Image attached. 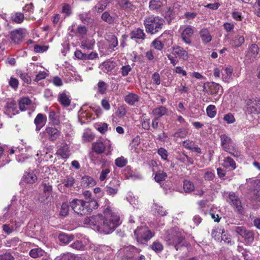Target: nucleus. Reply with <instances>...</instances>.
Wrapping results in <instances>:
<instances>
[{
  "label": "nucleus",
  "mask_w": 260,
  "mask_h": 260,
  "mask_svg": "<svg viewBox=\"0 0 260 260\" xmlns=\"http://www.w3.org/2000/svg\"><path fill=\"white\" fill-rule=\"evenodd\" d=\"M164 20L157 16L151 15L145 18L144 24L146 31L152 35L155 34L161 30Z\"/></svg>",
  "instance_id": "7ed1b4c3"
},
{
  "label": "nucleus",
  "mask_w": 260,
  "mask_h": 260,
  "mask_svg": "<svg viewBox=\"0 0 260 260\" xmlns=\"http://www.w3.org/2000/svg\"><path fill=\"white\" fill-rule=\"evenodd\" d=\"M42 185L43 186V193L40 201L41 203H46L50 201L52 197V187L49 184L43 183Z\"/></svg>",
  "instance_id": "9d476101"
},
{
  "label": "nucleus",
  "mask_w": 260,
  "mask_h": 260,
  "mask_svg": "<svg viewBox=\"0 0 260 260\" xmlns=\"http://www.w3.org/2000/svg\"><path fill=\"white\" fill-rule=\"evenodd\" d=\"M49 119L55 125H59L60 122L59 116L56 115L55 112L53 111L49 112Z\"/></svg>",
  "instance_id": "ea45409f"
},
{
  "label": "nucleus",
  "mask_w": 260,
  "mask_h": 260,
  "mask_svg": "<svg viewBox=\"0 0 260 260\" xmlns=\"http://www.w3.org/2000/svg\"><path fill=\"white\" fill-rule=\"evenodd\" d=\"M5 112L10 117L17 113L16 104L14 101L11 100L7 102L5 106Z\"/></svg>",
  "instance_id": "2eb2a0df"
},
{
  "label": "nucleus",
  "mask_w": 260,
  "mask_h": 260,
  "mask_svg": "<svg viewBox=\"0 0 260 260\" xmlns=\"http://www.w3.org/2000/svg\"><path fill=\"white\" fill-rule=\"evenodd\" d=\"M70 247L77 250L83 251L86 249L85 245L81 240H77L70 245Z\"/></svg>",
  "instance_id": "58836bf2"
},
{
  "label": "nucleus",
  "mask_w": 260,
  "mask_h": 260,
  "mask_svg": "<svg viewBox=\"0 0 260 260\" xmlns=\"http://www.w3.org/2000/svg\"><path fill=\"white\" fill-rule=\"evenodd\" d=\"M221 144L223 148L235 157L240 155L239 151L234 150L235 144L227 135L223 134L220 136Z\"/></svg>",
  "instance_id": "0eeeda50"
},
{
  "label": "nucleus",
  "mask_w": 260,
  "mask_h": 260,
  "mask_svg": "<svg viewBox=\"0 0 260 260\" xmlns=\"http://www.w3.org/2000/svg\"><path fill=\"white\" fill-rule=\"evenodd\" d=\"M93 150L98 154L103 153L105 149L104 144L101 142H97L92 144Z\"/></svg>",
  "instance_id": "473e14b6"
},
{
  "label": "nucleus",
  "mask_w": 260,
  "mask_h": 260,
  "mask_svg": "<svg viewBox=\"0 0 260 260\" xmlns=\"http://www.w3.org/2000/svg\"><path fill=\"white\" fill-rule=\"evenodd\" d=\"M206 112L208 116L210 118H213L216 114V108L214 105H210L206 109Z\"/></svg>",
  "instance_id": "603ef678"
},
{
  "label": "nucleus",
  "mask_w": 260,
  "mask_h": 260,
  "mask_svg": "<svg viewBox=\"0 0 260 260\" xmlns=\"http://www.w3.org/2000/svg\"><path fill=\"white\" fill-rule=\"evenodd\" d=\"M172 49L171 53L173 55L178 56L183 60H186L188 59V54L183 48L178 46H174Z\"/></svg>",
  "instance_id": "f8f14e48"
},
{
  "label": "nucleus",
  "mask_w": 260,
  "mask_h": 260,
  "mask_svg": "<svg viewBox=\"0 0 260 260\" xmlns=\"http://www.w3.org/2000/svg\"><path fill=\"white\" fill-rule=\"evenodd\" d=\"M119 5L123 9L127 11H133L135 9V6L128 0H121Z\"/></svg>",
  "instance_id": "c756f323"
},
{
  "label": "nucleus",
  "mask_w": 260,
  "mask_h": 260,
  "mask_svg": "<svg viewBox=\"0 0 260 260\" xmlns=\"http://www.w3.org/2000/svg\"><path fill=\"white\" fill-rule=\"evenodd\" d=\"M244 41L245 39L244 36L239 34L233 40L232 45L234 47H238L244 43Z\"/></svg>",
  "instance_id": "e433bc0d"
},
{
  "label": "nucleus",
  "mask_w": 260,
  "mask_h": 260,
  "mask_svg": "<svg viewBox=\"0 0 260 260\" xmlns=\"http://www.w3.org/2000/svg\"><path fill=\"white\" fill-rule=\"evenodd\" d=\"M74 238L72 235H68L65 233H61L59 235L58 239L60 242L64 244H68Z\"/></svg>",
  "instance_id": "7c9ffc66"
},
{
  "label": "nucleus",
  "mask_w": 260,
  "mask_h": 260,
  "mask_svg": "<svg viewBox=\"0 0 260 260\" xmlns=\"http://www.w3.org/2000/svg\"><path fill=\"white\" fill-rule=\"evenodd\" d=\"M183 187L185 193H190L194 189L193 183L190 181L187 180L184 181Z\"/></svg>",
  "instance_id": "f704fd0d"
},
{
  "label": "nucleus",
  "mask_w": 260,
  "mask_h": 260,
  "mask_svg": "<svg viewBox=\"0 0 260 260\" xmlns=\"http://www.w3.org/2000/svg\"><path fill=\"white\" fill-rule=\"evenodd\" d=\"M56 260H86V259L82 256L75 255L71 253H67L61 254L57 256Z\"/></svg>",
  "instance_id": "a211bd4d"
},
{
  "label": "nucleus",
  "mask_w": 260,
  "mask_h": 260,
  "mask_svg": "<svg viewBox=\"0 0 260 260\" xmlns=\"http://www.w3.org/2000/svg\"><path fill=\"white\" fill-rule=\"evenodd\" d=\"M75 183V179L72 176H67L63 180L62 183L66 187H70L72 186Z\"/></svg>",
  "instance_id": "6e6d98bb"
},
{
  "label": "nucleus",
  "mask_w": 260,
  "mask_h": 260,
  "mask_svg": "<svg viewBox=\"0 0 260 260\" xmlns=\"http://www.w3.org/2000/svg\"><path fill=\"white\" fill-rule=\"evenodd\" d=\"M47 118L41 113L38 114L35 119L34 122L36 125V130L39 131L45 124Z\"/></svg>",
  "instance_id": "f3484780"
},
{
  "label": "nucleus",
  "mask_w": 260,
  "mask_h": 260,
  "mask_svg": "<svg viewBox=\"0 0 260 260\" xmlns=\"http://www.w3.org/2000/svg\"><path fill=\"white\" fill-rule=\"evenodd\" d=\"M224 233V229L219 228L218 227L214 228L211 232V236L215 240L219 241L221 234Z\"/></svg>",
  "instance_id": "cd10ccee"
},
{
  "label": "nucleus",
  "mask_w": 260,
  "mask_h": 260,
  "mask_svg": "<svg viewBox=\"0 0 260 260\" xmlns=\"http://www.w3.org/2000/svg\"><path fill=\"white\" fill-rule=\"evenodd\" d=\"M258 46L252 44L248 48V50L246 54V57L248 59L251 60L255 58L258 54Z\"/></svg>",
  "instance_id": "6ab92c4d"
},
{
  "label": "nucleus",
  "mask_w": 260,
  "mask_h": 260,
  "mask_svg": "<svg viewBox=\"0 0 260 260\" xmlns=\"http://www.w3.org/2000/svg\"><path fill=\"white\" fill-rule=\"evenodd\" d=\"M151 44L157 50H161L165 46L162 42L159 39V38L153 40Z\"/></svg>",
  "instance_id": "3c124183"
},
{
  "label": "nucleus",
  "mask_w": 260,
  "mask_h": 260,
  "mask_svg": "<svg viewBox=\"0 0 260 260\" xmlns=\"http://www.w3.org/2000/svg\"><path fill=\"white\" fill-rule=\"evenodd\" d=\"M125 102L130 105H134L139 100V96L136 93L131 92L124 97Z\"/></svg>",
  "instance_id": "4be33fe9"
},
{
  "label": "nucleus",
  "mask_w": 260,
  "mask_h": 260,
  "mask_svg": "<svg viewBox=\"0 0 260 260\" xmlns=\"http://www.w3.org/2000/svg\"><path fill=\"white\" fill-rule=\"evenodd\" d=\"M45 252L40 248H36L31 249L29 251V255L34 258H37L40 256H42L44 255Z\"/></svg>",
  "instance_id": "4c0bfd02"
},
{
  "label": "nucleus",
  "mask_w": 260,
  "mask_h": 260,
  "mask_svg": "<svg viewBox=\"0 0 260 260\" xmlns=\"http://www.w3.org/2000/svg\"><path fill=\"white\" fill-rule=\"evenodd\" d=\"M137 241L140 243L148 241L152 237L153 234L148 227L142 226L139 227L134 231Z\"/></svg>",
  "instance_id": "39448f33"
},
{
  "label": "nucleus",
  "mask_w": 260,
  "mask_h": 260,
  "mask_svg": "<svg viewBox=\"0 0 260 260\" xmlns=\"http://www.w3.org/2000/svg\"><path fill=\"white\" fill-rule=\"evenodd\" d=\"M11 19L14 22L21 23L24 20V15L22 13L19 12L12 13L11 15Z\"/></svg>",
  "instance_id": "c9c22d12"
},
{
  "label": "nucleus",
  "mask_w": 260,
  "mask_h": 260,
  "mask_svg": "<svg viewBox=\"0 0 260 260\" xmlns=\"http://www.w3.org/2000/svg\"><path fill=\"white\" fill-rule=\"evenodd\" d=\"M227 202L239 213L242 212V207L239 198L233 192L228 193Z\"/></svg>",
  "instance_id": "1a4fd4ad"
},
{
  "label": "nucleus",
  "mask_w": 260,
  "mask_h": 260,
  "mask_svg": "<svg viewBox=\"0 0 260 260\" xmlns=\"http://www.w3.org/2000/svg\"><path fill=\"white\" fill-rule=\"evenodd\" d=\"M253 198L257 201H260V180L258 181L255 188L252 191Z\"/></svg>",
  "instance_id": "79ce46f5"
},
{
  "label": "nucleus",
  "mask_w": 260,
  "mask_h": 260,
  "mask_svg": "<svg viewBox=\"0 0 260 260\" xmlns=\"http://www.w3.org/2000/svg\"><path fill=\"white\" fill-rule=\"evenodd\" d=\"M223 120L228 124H232L235 122V118L232 113H228L223 117Z\"/></svg>",
  "instance_id": "680f3d73"
},
{
  "label": "nucleus",
  "mask_w": 260,
  "mask_h": 260,
  "mask_svg": "<svg viewBox=\"0 0 260 260\" xmlns=\"http://www.w3.org/2000/svg\"><path fill=\"white\" fill-rule=\"evenodd\" d=\"M151 248L156 252H159L163 249V246L159 242L155 241L151 245Z\"/></svg>",
  "instance_id": "052dcab7"
},
{
  "label": "nucleus",
  "mask_w": 260,
  "mask_h": 260,
  "mask_svg": "<svg viewBox=\"0 0 260 260\" xmlns=\"http://www.w3.org/2000/svg\"><path fill=\"white\" fill-rule=\"evenodd\" d=\"M255 106L251 107V111L252 112L260 113V100L255 101Z\"/></svg>",
  "instance_id": "774afa93"
},
{
  "label": "nucleus",
  "mask_w": 260,
  "mask_h": 260,
  "mask_svg": "<svg viewBox=\"0 0 260 260\" xmlns=\"http://www.w3.org/2000/svg\"><path fill=\"white\" fill-rule=\"evenodd\" d=\"M119 185V181L118 180L114 179L111 181L106 187L107 193L112 196L116 194L118 192Z\"/></svg>",
  "instance_id": "4468645a"
},
{
  "label": "nucleus",
  "mask_w": 260,
  "mask_h": 260,
  "mask_svg": "<svg viewBox=\"0 0 260 260\" xmlns=\"http://www.w3.org/2000/svg\"><path fill=\"white\" fill-rule=\"evenodd\" d=\"M194 33L193 27L191 26H187L182 32L181 38L186 44H190L191 37Z\"/></svg>",
  "instance_id": "ddd939ff"
},
{
  "label": "nucleus",
  "mask_w": 260,
  "mask_h": 260,
  "mask_svg": "<svg viewBox=\"0 0 260 260\" xmlns=\"http://www.w3.org/2000/svg\"><path fill=\"white\" fill-rule=\"evenodd\" d=\"M152 211L155 214H157L161 216H165L166 215V211L162 207L156 204H154L153 206Z\"/></svg>",
  "instance_id": "49530a36"
},
{
  "label": "nucleus",
  "mask_w": 260,
  "mask_h": 260,
  "mask_svg": "<svg viewBox=\"0 0 260 260\" xmlns=\"http://www.w3.org/2000/svg\"><path fill=\"white\" fill-rule=\"evenodd\" d=\"M82 179L84 184H86V185L89 187L94 186L96 184V181L95 180L90 176H85L82 178Z\"/></svg>",
  "instance_id": "864d4df0"
},
{
  "label": "nucleus",
  "mask_w": 260,
  "mask_h": 260,
  "mask_svg": "<svg viewBox=\"0 0 260 260\" xmlns=\"http://www.w3.org/2000/svg\"><path fill=\"white\" fill-rule=\"evenodd\" d=\"M109 43V47L114 49L118 45V40L117 38L114 35H109L107 39Z\"/></svg>",
  "instance_id": "37998d69"
},
{
  "label": "nucleus",
  "mask_w": 260,
  "mask_h": 260,
  "mask_svg": "<svg viewBox=\"0 0 260 260\" xmlns=\"http://www.w3.org/2000/svg\"><path fill=\"white\" fill-rule=\"evenodd\" d=\"M184 233L180 231H173L166 237L169 245L174 246L177 250L179 247L185 245Z\"/></svg>",
  "instance_id": "20e7f679"
},
{
  "label": "nucleus",
  "mask_w": 260,
  "mask_h": 260,
  "mask_svg": "<svg viewBox=\"0 0 260 260\" xmlns=\"http://www.w3.org/2000/svg\"><path fill=\"white\" fill-rule=\"evenodd\" d=\"M61 11L62 13L64 14V18L69 16L72 13L71 7L67 4H63L62 5Z\"/></svg>",
  "instance_id": "4d7b16f0"
},
{
  "label": "nucleus",
  "mask_w": 260,
  "mask_h": 260,
  "mask_svg": "<svg viewBox=\"0 0 260 260\" xmlns=\"http://www.w3.org/2000/svg\"><path fill=\"white\" fill-rule=\"evenodd\" d=\"M69 210V206L66 203H63L61 206L60 214L62 216L68 215Z\"/></svg>",
  "instance_id": "0e129e2a"
},
{
  "label": "nucleus",
  "mask_w": 260,
  "mask_h": 260,
  "mask_svg": "<svg viewBox=\"0 0 260 260\" xmlns=\"http://www.w3.org/2000/svg\"><path fill=\"white\" fill-rule=\"evenodd\" d=\"M17 75L25 83L27 84H30L31 83V78L27 73L22 72V71H19L17 73Z\"/></svg>",
  "instance_id": "8fccbe9b"
},
{
  "label": "nucleus",
  "mask_w": 260,
  "mask_h": 260,
  "mask_svg": "<svg viewBox=\"0 0 260 260\" xmlns=\"http://www.w3.org/2000/svg\"><path fill=\"white\" fill-rule=\"evenodd\" d=\"M209 88L211 94H217L219 92L221 88L220 85L214 82H211L209 83Z\"/></svg>",
  "instance_id": "a19ab883"
},
{
  "label": "nucleus",
  "mask_w": 260,
  "mask_h": 260,
  "mask_svg": "<svg viewBox=\"0 0 260 260\" xmlns=\"http://www.w3.org/2000/svg\"><path fill=\"white\" fill-rule=\"evenodd\" d=\"M159 38L164 44V45L170 46L172 44V40L171 36L167 33H163Z\"/></svg>",
  "instance_id": "2f4dec72"
},
{
  "label": "nucleus",
  "mask_w": 260,
  "mask_h": 260,
  "mask_svg": "<svg viewBox=\"0 0 260 260\" xmlns=\"http://www.w3.org/2000/svg\"><path fill=\"white\" fill-rule=\"evenodd\" d=\"M167 174L163 171L159 170L157 171L154 176L155 180L157 182H160L165 180L167 178Z\"/></svg>",
  "instance_id": "a18cd8bd"
},
{
  "label": "nucleus",
  "mask_w": 260,
  "mask_h": 260,
  "mask_svg": "<svg viewBox=\"0 0 260 260\" xmlns=\"http://www.w3.org/2000/svg\"><path fill=\"white\" fill-rule=\"evenodd\" d=\"M98 92L101 94H104L106 92V91L107 89L108 85L107 84L103 81H100L98 83Z\"/></svg>",
  "instance_id": "5fc2aeb1"
},
{
  "label": "nucleus",
  "mask_w": 260,
  "mask_h": 260,
  "mask_svg": "<svg viewBox=\"0 0 260 260\" xmlns=\"http://www.w3.org/2000/svg\"><path fill=\"white\" fill-rule=\"evenodd\" d=\"M127 163V160L123 156H120L117 158L115 160V165L119 168L125 167Z\"/></svg>",
  "instance_id": "de8ad7c7"
},
{
  "label": "nucleus",
  "mask_w": 260,
  "mask_h": 260,
  "mask_svg": "<svg viewBox=\"0 0 260 260\" xmlns=\"http://www.w3.org/2000/svg\"><path fill=\"white\" fill-rule=\"evenodd\" d=\"M58 101L64 107H68L71 104V100L69 96L64 92L59 93Z\"/></svg>",
  "instance_id": "393cba45"
},
{
  "label": "nucleus",
  "mask_w": 260,
  "mask_h": 260,
  "mask_svg": "<svg viewBox=\"0 0 260 260\" xmlns=\"http://www.w3.org/2000/svg\"><path fill=\"white\" fill-rule=\"evenodd\" d=\"M222 166L226 169H231L232 170L235 169L236 167L235 162L230 157H226L224 158Z\"/></svg>",
  "instance_id": "c85d7f7f"
},
{
  "label": "nucleus",
  "mask_w": 260,
  "mask_h": 260,
  "mask_svg": "<svg viewBox=\"0 0 260 260\" xmlns=\"http://www.w3.org/2000/svg\"><path fill=\"white\" fill-rule=\"evenodd\" d=\"M202 41L204 44L209 43L212 40V36L207 28H203L200 31Z\"/></svg>",
  "instance_id": "412c9836"
},
{
  "label": "nucleus",
  "mask_w": 260,
  "mask_h": 260,
  "mask_svg": "<svg viewBox=\"0 0 260 260\" xmlns=\"http://www.w3.org/2000/svg\"><path fill=\"white\" fill-rule=\"evenodd\" d=\"M37 180V177L32 171L26 172L21 179V183L33 184Z\"/></svg>",
  "instance_id": "dca6fc26"
},
{
  "label": "nucleus",
  "mask_w": 260,
  "mask_h": 260,
  "mask_svg": "<svg viewBox=\"0 0 260 260\" xmlns=\"http://www.w3.org/2000/svg\"><path fill=\"white\" fill-rule=\"evenodd\" d=\"M233 230L238 235L241 236L247 245L251 244L254 238V235L252 231L247 229L243 226H237L233 228Z\"/></svg>",
  "instance_id": "423d86ee"
},
{
  "label": "nucleus",
  "mask_w": 260,
  "mask_h": 260,
  "mask_svg": "<svg viewBox=\"0 0 260 260\" xmlns=\"http://www.w3.org/2000/svg\"><path fill=\"white\" fill-rule=\"evenodd\" d=\"M26 34V32L25 29H16L11 32L10 39L14 43L18 44L22 41Z\"/></svg>",
  "instance_id": "9b49d317"
},
{
  "label": "nucleus",
  "mask_w": 260,
  "mask_h": 260,
  "mask_svg": "<svg viewBox=\"0 0 260 260\" xmlns=\"http://www.w3.org/2000/svg\"><path fill=\"white\" fill-rule=\"evenodd\" d=\"M167 113L168 109L164 106H159L154 109L152 111V114L158 118L167 115Z\"/></svg>",
  "instance_id": "a878e982"
},
{
  "label": "nucleus",
  "mask_w": 260,
  "mask_h": 260,
  "mask_svg": "<svg viewBox=\"0 0 260 260\" xmlns=\"http://www.w3.org/2000/svg\"><path fill=\"white\" fill-rule=\"evenodd\" d=\"M111 170L109 168L103 169L100 173L99 179L101 181L105 180L108 177Z\"/></svg>",
  "instance_id": "e2e57ef3"
},
{
  "label": "nucleus",
  "mask_w": 260,
  "mask_h": 260,
  "mask_svg": "<svg viewBox=\"0 0 260 260\" xmlns=\"http://www.w3.org/2000/svg\"><path fill=\"white\" fill-rule=\"evenodd\" d=\"M105 3V1H102L96 5L95 9L98 12L101 13L105 9L107 6V3Z\"/></svg>",
  "instance_id": "69168bd1"
},
{
  "label": "nucleus",
  "mask_w": 260,
  "mask_h": 260,
  "mask_svg": "<svg viewBox=\"0 0 260 260\" xmlns=\"http://www.w3.org/2000/svg\"><path fill=\"white\" fill-rule=\"evenodd\" d=\"M114 68V64L112 62H105L102 64V69L105 73H108L111 72Z\"/></svg>",
  "instance_id": "c03bdc74"
},
{
  "label": "nucleus",
  "mask_w": 260,
  "mask_h": 260,
  "mask_svg": "<svg viewBox=\"0 0 260 260\" xmlns=\"http://www.w3.org/2000/svg\"><path fill=\"white\" fill-rule=\"evenodd\" d=\"M132 70V68L128 64L123 66L120 69L121 74L123 77L127 76Z\"/></svg>",
  "instance_id": "13d9d810"
},
{
  "label": "nucleus",
  "mask_w": 260,
  "mask_h": 260,
  "mask_svg": "<svg viewBox=\"0 0 260 260\" xmlns=\"http://www.w3.org/2000/svg\"><path fill=\"white\" fill-rule=\"evenodd\" d=\"M130 37L132 39L144 40L145 38V34L143 29L140 28H137L133 30L131 32Z\"/></svg>",
  "instance_id": "5701e85b"
},
{
  "label": "nucleus",
  "mask_w": 260,
  "mask_h": 260,
  "mask_svg": "<svg viewBox=\"0 0 260 260\" xmlns=\"http://www.w3.org/2000/svg\"><path fill=\"white\" fill-rule=\"evenodd\" d=\"M101 17L104 21L110 24L113 23L114 21V19L107 12H104L102 15Z\"/></svg>",
  "instance_id": "bf43d9fd"
},
{
  "label": "nucleus",
  "mask_w": 260,
  "mask_h": 260,
  "mask_svg": "<svg viewBox=\"0 0 260 260\" xmlns=\"http://www.w3.org/2000/svg\"><path fill=\"white\" fill-rule=\"evenodd\" d=\"M95 44V41L92 38L86 39L81 42V47L85 50H91Z\"/></svg>",
  "instance_id": "b1692460"
},
{
  "label": "nucleus",
  "mask_w": 260,
  "mask_h": 260,
  "mask_svg": "<svg viewBox=\"0 0 260 260\" xmlns=\"http://www.w3.org/2000/svg\"><path fill=\"white\" fill-rule=\"evenodd\" d=\"M70 206L75 213L80 215H85L97 209L99 205L96 200L74 199L70 203Z\"/></svg>",
  "instance_id": "f03ea898"
},
{
  "label": "nucleus",
  "mask_w": 260,
  "mask_h": 260,
  "mask_svg": "<svg viewBox=\"0 0 260 260\" xmlns=\"http://www.w3.org/2000/svg\"><path fill=\"white\" fill-rule=\"evenodd\" d=\"M233 68L231 67L226 68L222 73V79L223 81L229 82L232 77Z\"/></svg>",
  "instance_id": "bb28decb"
},
{
  "label": "nucleus",
  "mask_w": 260,
  "mask_h": 260,
  "mask_svg": "<svg viewBox=\"0 0 260 260\" xmlns=\"http://www.w3.org/2000/svg\"><path fill=\"white\" fill-rule=\"evenodd\" d=\"M31 101L28 98L21 99L19 103V109L21 111H25L30 104Z\"/></svg>",
  "instance_id": "72a5a7b5"
},
{
  "label": "nucleus",
  "mask_w": 260,
  "mask_h": 260,
  "mask_svg": "<svg viewBox=\"0 0 260 260\" xmlns=\"http://www.w3.org/2000/svg\"><path fill=\"white\" fill-rule=\"evenodd\" d=\"M162 3L160 1L152 0L149 3V8L151 10H158L161 8Z\"/></svg>",
  "instance_id": "09e8293b"
},
{
  "label": "nucleus",
  "mask_w": 260,
  "mask_h": 260,
  "mask_svg": "<svg viewBox=\"0 0 260 260\" xmlns=\"http://www.w3.org/2000/svg\"><path fill=\"white\" fill-rule=\"evenodd\" d=\"M56 154L60 156L61 158L66 159L68 158L70 155L69 147L68 145L63 144L61 145L60 148L57 150Z\"/></svg>",
  "instance_id": "aec40b11"
},
{
  "label": "nucleus",
  "mask_w": 260,
  "mask_h": 260,
  "mask_svg": "<svg viewBox=\"0 0 260 260\" xmlns=\"http://www.w3.org/2000/svg\"><path fill=\"white\" fill-rule=\"evenodd\" d=\"M61 132L55 127H46L45 131L40 134V139L44 141L47 136L51 142L56 141L60 136Z\"/></svg>",
  "instance_id": "6e6552de"
},
{
  "label": "nucleus",
  "mask_w": 260,
  "mask_h": 260,
  "mask_svg": "<svg viewBox=\"0 0 260 260\" xmlns=\"http://www.w3.org/2000/svg\"><path fill=\"white\" fill-rule=\"evenodd\" d=\"M83 222L85 224L93 226L94 230L104 234L113 232L121 224L119 216L109 207L105 209L104 215L87 217Z\"/></svg>",
  "instance_id": "f257e3e1"
},
{
  "label": "nucleus",
  "mask_w": 260,
  "mask_h": 260,
  "mask_svg": "<svg viewBox=\"0 0 260 260\" xmlns=\"http://www.w3.org/2000/svg\"><path fill=\"white\" fill-rule=\"evenodd\" d=\"M151 78L152 82L155 84L159 85L160 84V76L157 72L153 73L152 75Z\"/></svg>",
  "instance_id": "338daca9"
}]
</instances>
